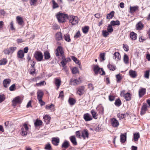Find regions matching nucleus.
<instances>
[{
    "mask_svg": "<svg viewBox=\"0 0 150 150\" xmlns=\"http://www.w3.org/2000/svg\"><path fill=\"white\" fill-rule=\"evenodd\" d=\"M24 56V54L23 50H19L17 53L18 57L20 58H22Z\"/></svg>",
    "mask_w": 150,
    "mask_h": 150,
    "instance_id": "72a5a7b5",
    "label": "nucleus"
},
{
    "mask_svg": "<svg viewBox=\"0 0 150 150\" xmlns=\"http://www.w3.org/2000/svg\"><path fill=\"white\" fill-rule=\"evenodd\" d=\"M116 77L117 79V82H118L120 81L122 79V78L119 74H117L116 76Z\"/></svg>",
    "mask_w": 150,
    "mask_h": 150,
    "instance_id": "13d9d810",
    "label": "nucleus"
},
{
    "mask_svg": "<svg viewBox=\"0 0 150 150\" xmlns=\"http://www.w3.org/2000/svg\"><path fill=\"white\" fill-rule=\"evenodd\" d=\"M52 144L55 146H57L59 142V138L54 137L52 138Z\"/></svg>",
    "mask_w": 150,
    "mask_h": 150,
    "instance_id": "b1692460",
    "label": "nucleus"
},
{
    "mask_svg": "<svg viewBox=\"0 0 150 150\" xmlns=\"http://www.w3.org/2000/svg\"><path fill=\"white\" fill-rule=\"evenodd\" d=\"M34 57L36 60L39 62L42 60L43 56L42 53L40 51H36L34 54Z\"/></svg>",
    "mask_w": 150,
    "mask_h": 150,
    "instance_id": "7ed1b4c3",
    "label": "nucleus"
},
{
    "mask_svg": "<svg viewBox=\"0 0 150 150\" xmlns=\"http://www.w3.org/2000/svg\"><path fill=\"white\" fill-rule=\"evenodd\" d=\"M83 118L86 121H88L91 120L92 119V117L90 115L87 113L83 115Z\"/></svg>",
    "mask_w": 150,
    "mask_h": 150,
    "instance_id": "9b49d317",
    "label": "nucleus"
},
{
    "mask_svg": "<svg viewBox=\"0 0 150 150\" xmlns=\"http://www.w3.org/2000/svg\"><path fill=\"white\" fill-rule=\"evenodd\" d=\"M105 53H101L100 54V58L102 60V61L105 60Z\"/></svg>",
    "mask_w": 150,
    "mask_h": 150,
    "instance_id": "6e6d98bb",
    "label": "nucleus"
},
{
    "mask_svg": "<svg viewBox=\"0 0 150 150\" xmlns=\"http://www.w3.org/2000/svg\"><path fill=\"white\" fill-rule=\"evenodd\" d=\"M70 145L69 143L67 141H64L62 145V147L67 149L68 148Z\"/></svg>",
    "mask_w": 150,
    "mask_h": 150,
    "instance_id": "bb28decb",
    "label": "nucleus"
},
{
    "mask_svg": "<svg viewBox=\"0 0 150 150\" xmlns=\"http://www.w3.org/2000/svg\"><path fill=\"white\" fill-rule=\"evenodd\" d=\"M146 89L145 88H142L139 90V96L141 98L146 93Z\"/></svg>",
    "mask_w": 150,
    "mask_h": 150,
    "instance_id": "412c9836",
    "label": "nucleus"
},
{
    "mask_svg": "<svg viewBox=\"0 0 150 150\" xmlns=\"http://www.w3.org/2000/svg\"><path fill=\"white\" fill-rule=\"evenodd\" d=\"M69 139L73 144L74 145L77 144V142L75 136H72L69 137Z\"/></svg>",
    "mask_w": 150,
    "mask_h": 150,
    "instance_id": "5701e85b",
    "label": "nucleus"
},
{
    "mask_svg": "<svg viewBox=\"0 0 150 150\" xmlns=\"http://www.w3.org/2000/svg\"><path fill=\"white\" fill-rule=\"evenodd\" d=\"M9 50L11 54L16 50V47H9Z\"/></svg>",
    "mask_w": 150,
    "mask_h": 150,
    "instance_id": "bf43d9fd",
    "label": "nucleus"
},
{
    "mask_svg": "<svg viewBox=\"0 0 150 150\" xmlns=\"http://www.w3.org/2000/svg\"><path fill=\"white\" fill-rule=\"evenodd\" d=\"M57 18L59 23L64 22L66 18H68V16L67 14L64 13H59L57 15Z\"/></svg>",
    "mask_w": 150,
    "mask_h": 150,
    "instance_id": "f257e3e1",
    "label": "nucleus"
},
{
    "mask_svg": "<svg viewBox=\"0 0 150 150\" xmlns=\"http://www.w3.org/2000/svg\"><path fill=\"white\" fill-rule=\"evenodd\" d=\"M45 59H49L51 57L50 53L48 51H46L44 52Z\"/></svg>",
    "mask_w": 150,
    "mask_h": 150,
    "instance_id": "c9c22d12",
    "label": "nucleus"
},
{
    "mask_svg": "<svg viewBox=\"0 0 150 150\" xmlns=\"http://www.w3.org/2000/svg\"><path fill=\"white\" fill-rule=\"evenodd\" d=\"M140 137L139 134V133H136L134 134V137L133 140L134 142H136L138 140Z\"/></svg>",
    "mask_w": 150,
    "mask_h": 150,
    "instance_id": "2f4dec72",
    "label": "nucleus"
},
{
    "mask_svg": "<svg viewBox=\"0 0 150 150\" xmlns=\"http://www.w3.org/2000/svg\"><path fill=\"white\" fill-rule=\"evenodd\" d=\"M150 71L149 70H147L144 73V77L148 79L149 78V72Z\"/></svg>",
    "mask_w": 150,
    "mask_h": 150,
    "instance_id": "49530a36",
    "label": "nucleus"
},
{
    "mask_svg": "<svg viewBox=\"0 0 150 150\" xmlns=\"http://www.w3.org/2000/svg\"><path fill=\"white\" fill-rule=\"evenodd\" d=\"M72 73L73 74H76L79 72L78 68L76 67H74L71 69Z\"/></svg>",
    "mask_w": 150,
    "mask_h": 150,
    "instance_id": "a18cd8bd",
    "label": "nucleus"
},
{
    "mask_svg": "<svg viewBox=\"0 0 150 150\" xmlns=\"http://www.w3.org/2000/svg\"><path fill=\"white\" fill-rule=\"evenodd\" d=\"M107 30L108 32L111 33L113 31V29L112 27V25L111 24H109L108 28Z\"/></svg>",
    "mask_w": 150,
    "mask_h": 150,
    "instance_id": "09e8293b",
    "label": "nucleus"
},
{
    "mask_svg": "<svg viewBox=\"0 0 150 150\" xmlns=\"http://www.w3.org/2000/svg\"><path fill=\"white\" fill-rule=\"evenodd\" d=\"M115 97L111 95H110L109 96V100L110 101H112L114 100L115 99Z\"/></svg>",
    "mask_w": 150,
    "mask_h": 150,
    "instance_id": "774afa93",
    "label": "nucleus"
},
{
    "mask_svg": "<svg viewBox=\"0 0 150 150\" xmlns=\"http://www.w3.org/2000/svg\"><path fill=\"white\" fill-rule=\"evenodd\" d=\"M108 67L110 70L113 71L115 69L116 66L109 64L108 65Z\"/></svg>",
    "mask_w": 150,
    "mask_h": 150,
    "instance_id": "a19ab883",
    "label": "nucleus"
},
{
    "mask_svg": "<svg viewBox=\"0 0 150 150\" xmlns=\"http://www.w3.org/2000/svg\"><path fill=\"white\" fill-rule=\"evenodd\" d=\"M109 32H108V31H107L106 30H103L102 31L103 35L104 37H106L108 35H109Z\"/></svg>",
    "mask_w": 150,
    "mask_h": 150,
    "instance_id": "3c124183",
    "label": "nucleus"
},
{
    "mask_svg": "<svg viewBox=\"0 0 150 150\" xmlns=\"http://www.w3.org/2000/svg\"><path fill=\"white\" fill-rule=\"evenodd\" d=\"M52 4H53V8H55L58 7V5L54 0H52Z\"/></svg>",
    "mask_w": 150,
    "mask_h": 150,
    "instance_id": "5fc2aeb1",
    "label": "nucleus"
},
{
    "mask_svg": "<svg viewBox=\"0 0 150 150\" xmlns=\"http://www.w3.org/2000/svg\"><path fill=\"white\" fill-rule=\"evenodd\" d=\"M99 73L101 75H104L105 74V72L103 71L102 68L101 69L100 71H99Z\"/></svg>",
    "mask_w": 150,
    "mask_h": 150,
    "instance_id": "69168bd1",
    "label": "nucleus"
},
{
    "mask_svg": "<svg viewBox=\"0 0 150 150\" xmlns=\"http://www.w3.org/2000/svg\"><path fill=\"white\" fill-rule=\"evenodd\" d=\"M130 38L133 40H135L137 38V34L133 32L130 33Z\"/></svg>",
    "mask_w": 150,
    "mask_h": 150,
    "instance_id": "cd10ccee",
    "label": "nucleus"
},
{
    "mask_svg": "<svg viewBox=\"0 0 150 150\" xmlns=\"http://www.w3.org/2000/svg\"><path fill=\"white\" fill-rule=\"evenodd\" d=\"M115 12L114 11H112L109 14H108L107 15V18L108 19H110L112 18L114 16Z\"/></svg>",
    "mask_w": 150,
    "mask_h": 150,
    "instance_id": "e433bc0d",
    "label": "nucleus"
},
{
    "mask_svg": "<svg viewBox=\"0 0 150 150\" xmlns=\"http://www.w3.org/2000/svg\"><path fill=\"white\" fill-rule=\"evenodd\" d=\"M59 53L62 55V56L64 55L63 54L64 52L62 50V47L61 46H59L55 51V55L56 56H58L59 55Z\"/></svg>",
    "mask_w": 150,
    "mask_h": 150,
    "instance_id": "39448f33",
    "label": "nucleus"
},
{
    "mask_svg": "<svg viewBox=\"0 0 150 150\" xmlns=\"http://www.w3.org/2000/svg\"><path fill=\"white\" fill-rule=\"evenodd\" d=\"M68 19L69 20V23L73 25L77 24L79 21L77 17L74 16H68Z\"/></svg>",
    "mask_w": 150,
    "mask_h": 150,
    "instance_id": "f03ea898",
    "label": "nucleus"
},
{
    "mask_svg": "<svg viewBox=\"0 0 150 150\" xmlns=\"http://www.w3.org/2000/svg\"><path fill=\"white\" fill-rule=\"evenodd\" d=\"M89 134L88 130L86 129H84L81 132V136L83 138L85 139L86 138L88 137Z\"/></svg>",
    "mask_w": 150,
    "mask_h": 150,
    "instance_id": "1a4fd4ad",
    "label": "nucleus"
},
{
    "mask_svg": "<svg viewBox=\"0 0 150 150\" xmlns=\"http://www.w3.org/2000/svg\"><path fill=\"white\" fill-rule=\"evenodd\" d=\"M42 123V121L41 120L37 119L34 123V125L35 127H38L41 125Z\"/></svg>",
    "mask_w": 150,
    "mask_h": 150,
    "instance_id": "f704fd0d",
    "label": "nucleus"
},
{
    "mask_svg": "<svg viewBox=\"0 0 150 150\" xmlns=\"http://www.w3.org/2000/svg\"><path fill=\"white\" fill-rule=\"evenodd\" d=\"M37 0H30V4L31 5H33L34 6H35L36 3L37 1Z\"/></svg>",
    "mask_w": 150,
    "mask_h": 150,
    "instance_id": "052dcab7",
    "label": "nucleus"
},
{
    "mask_svg": "<svg viewBox=\"0 0 150 150\" xmlns=\"http://www.w3.org/2000/svg\"><path fill=\"white\" fill-rule=\"evenodd\" d=\"M72 59L73 61L79 65L80 64H79V61L77 59V58L74 56H73L72 57Z\"/></svg>",
    "mask_w": 150,
    "mask_h": 150,
    "instance_id": "603ef678",
    "label": "nucleus"
},
{
    "mask_svg": "<svg viewBox=\"0 0 150 150\" xmlns=\"http://www.w3.org/2000/svg\"><path fill=\"white\" fill-rule=\"evenodd\" d=\"M15 87V84H13L9 87V90L11 91H14L16 89Z\"/></svg>",
    "mask_w": 150,
    "mask_h": 150,
    "instance_id": "4d7b16f0",
    "label": "nucleus"
},
{
    "mask_svg": "<svg viewBox=\"0 0 150 150\" xmlns=\"http://www.w3.org/2000/svg\"><path fill=\"white\" fill-rule=\"evenodd\" d=\"M28 128L26 124H25L23 125V127L21 129L22 134L23 136H25L27 135Z\"/></svg>",
    "mask_w": 150,
    "mask_h": 150,
    "instance_id": "0eeeda50",
    "label": "nucleus"
},
{
    "mask_svg": "<svg viewBox=\"0 0 150 150\" xmlns=\"http://www.w3.org/2000/svg\"><path fill=\"white\" fill-rule=\"evenodd\" d=\"M93 117V118L96 119H97L96 117L97 116V112L94 110H92L91 112Z\"/></svg>",
    "mask_w": 150,
    "mask_h": 150,
    "instance_id": "ea45409f",
    "label": "nucleus"
},
{
    "mask_svg": "<svg viewBox=\"0 0 150 150\" xmlns=\"http://www.w3.org/2000/svg\"><path fill=\"white\" fill-rule=\"evenodd\" d=\"M16 18V21L18 23V24L20 25H22L23 23L22 18L18 16H17Z\"/></svg>",
    "mask_w": 150,
    "mask_h": 150,
    "instance_id": "a878e982",
    "label": "nucleus"
},
{
    "mask_svg": "<svg viewBox=\"0 0 150 150\" xmlns=\"http://www.w3.org/2000/svg\"><path fill=\"white\" fill-rule=\"evenodd\" d=\"M44 95V93L41 90H39L37 92V99H42Z\"/></svg>",
    "mask_w": 150,
    "mask_h": 150,
    "instance_id": "f8f14e48",
    "label": "nucleus"
},
{
    "mask_svg": "<svg viewBox=\"0 0 150 150\" xmlns=\"http://www.w3.org/2000/svg\"><path fill=\"white\" fill-rule=\"evenodd\" d=\"M123 60L124 63L127 64L129 63V58L128 56L126 54H125L124 56Z\"/></svg>",
    "mask_w": 150,
    "mask_h": 150,
    "instance_id": "4c0bfd02",
    "label": "nucleus"
},
{
    "mask_svg": "<svg viewBox=\"0 0 150 150\" xmlns=\"http://www.w3.org/2000/svg\"><path fill=\"white\" fill-rule=\"evenodd\" d=\"M68 102L70 105H73L76 103V100L74 98L70 97L69 99Z\"/></svg>",
    "mask_w": 150,
    "mask_h": 150,
    "instance_id": "c756f323",
    "label": "nucleus"
},
{
    "mask_svg": "<svg viewBox=\"0 0 150 150\" xmlns=\"http://www.w3.org/2000/svg\"><path fill=\"white\" fill-rule=\"evenodd\" d=\"M122 103L120 100V99H116L115 102V104L117 106H120L121 104Z\"/></svg>",
    "mask_w": 150,
    "mask_h": 150,
    "instance_id": "79ce46f5",
    "label": "nucleus"
},
{
    "mask_svg": "<svg viewBox=\"0 0 150 150\" xmlns=\"http://www.w3.org/2000/svg\"><path fill=\"white\" fill-rule=\"evenodd\" d=\"M111 123L112 126L114 127H117L119 125L118 121L114 118L111 119Z\"/></svg>",
    "mask_w": 150,
    "mask_h": 150,
    "instance_id": "9d476101",
    "label": "nucleus"
},
{
    "mask_svg": "<svg viewBox=\"0 0 150 150\" xmlns=\"http://www.w3.org/2000/svg\"><path fill=\"white\" fill-rule=\"evenodd\" d=\"M55 39L57 41H59L62 39V35L60 32H57L55 34Z\"/></svg>",
    "mask_w": 150,
    "mask_h": 150,
    "instance_id": "ddd939ff",
    "label": "nucleus"
},
{
    "mask_svg": "<svg viewBox=\"0 0 150 150\" xmlns=\"http://www.w3.org/2000/svg\"><path fill=\"white\" fill-rule=\"evenodd\" d=\"M45 108L46 109L50 110L52 111H53L54 110V106L52 104H51L50 105H47L46 106Z\"/></svg>",
    "mask_w": 150,
    "mask_h": 150,
    "instance_id": "c85d7f7f",
    "label": "nucleus"
},
{
    "mask_svg": "<svg viewBox=\"0 0 150 150\" xmlns=\"http://www.w3.org/2000/svg\"><path fill=\"white\" fill-rule=\"evenodd\" d=\"M62 60L61 62V64L63 67H64L67 63L69 62L71 60L70 59L69 57L65 58L64 55L62 56Z\"/></svg>",
    "mask_w": 150,
    "mask_h": 150,
    "instance_id": "20e7f679",
    "label": "nucleus"
},
{
    "mask_svg": "<svg viewBox=\"0 0 150 150\" xmlns=\"http://www.w3.org/2000/svg\"><path fill=\"white\" fill-rule=\"evenodd\" d=\"M139 7L137 6H130V7L129 13H133L135 12L138 10Z\"/></svg>",
    "mask_w": 150,
    "mask_h": 150,
    "instance_id": "a211bd4d",
    "label": "nucleus"
},
{
    "mask_svg": "<svg viewBox=\"0 0 150 150\" xmlns=\"http://www.w3.org/2000/svg\"><path fill=\"white\" fill-rule=\"evenodd\" d=\"M144 25L141 21L138 22L136 25V28L137 30H140L142 29Z\"/></svg>",
    "mask_w": 150,
    "mask_h": 150,
    "instance_id": "4468645a",
    "label": "nucleus"
},
{
    "mask_svg": "<svg viewBox=\"0 0 150 150\" xmlns=\"http://www.w3.org/2000/svg\"><path fill=\"white\" fill-rule=\"evenodd\" d=\"M147 105L146 104H144L142 106L140 112L141 115H142L145 114L147 110Z\"/></svg>",
    "mask_w": 150,
    "mask_h": 150,
    "instance_id": "dca6fc26",
    "label": "nucleus"
},
{
    "mask_svg": "<svg viewBox=\"0 0 150 150\" xmlns=\"http://www.w3.org/2000/svg\"><path fill=\"white\" fill-rule=\"evenodd\" d=\"M113 58L116 60L118 61L120 59L121 56L120 54L118 52H115L113 55Z\"/></svg>",
    "mask_w": 150,
    "mask_h": 150,
    "instance_id": "6ab92c4d",
    "label": "nucleus"
},
{
    "mask_svg": "<svg viewBox=\"0 0 150 150\" xmlns=\"http://www.w3.org/2000/svg\"><path fill=\"white\" fill-rule=\"evenodd\" d=\"M11 81L10 79H6L4 80L3 84L5 88H7L9 85Z\"/></svg>",
    "mask_w": 150,
    "mask_h": 150,
    "instance_id": "2eb2a0df",
    "label": "nucleus"
},
{
    "mask_svg": "<svg viewBox=\"0 0 150 150\" xmlns=\"http://www.w3.org/2000/svg\"><path fill=\"white\" fill-rule=\"evenodd\" d=\"M125 91H122V92L121 95L122 96H123L124 98L126 100V101H129L131 99V95L129 93H127L125 94L124 93Z\"/></svg>",
    "mask_w": 150,
    "mask_h": 150,
    "instance_id": "423d86ee",
    "label": "nucleus"
},
{
    "mask_svg": "<svg viewBox=\"0 0 150 150\" xmlns=\"http://www.w3.org/2000/svg\"><path fill=\"white\" fill-rule=\"evenodd\" d=\"M64 38L65 40L67 42H69L71 41L69 35L68 34L64 35Z\"/></svg>",
    "mask_w": 150,
    "mask_h": 150,
    "instance_id": "c03bdc74",
    "label": "nucleus"
},
{
    "mask_svg": "<svg viewBox=\"0 0 150 150\" xmlns=\"http://www.w3.org/2000/svg\"><path fill=\"white\" fill-rule=\"evenodd\" d=\"M124 114H122L121 113H118L117 115V117L120 119L124 118Z\"/></svg>",
    "mask_w": 150,
    "mask_h": 150,
    "instance_id": "680f3d73",
    "label": "nucleus"
},
{
    "mask_svg": "<svg viewBox=\"0 0 150 150\" xmlns=\"http://www.w3.org/2000/svg\"><path fill=\"white\" fill-rule=\"evenodd\" d=\"M4 53L6 54H11L9 48H7L4 51Z\"/></svg>",
    "mask_w": 150,
    "mask_h": 150,
    "instance_id": "864d4df0",
    "label": "nucleus"
},
{
    "mask_svg": "<svg viewBox=\"0 0 150 150\" xmlns=\"http://www.w3.org/2000/svg\"><path fill=\"white\" fill-rule=\"evenodd\" d=\"M38 100H39V103L40 104L41 106H42L45 105V103L42 100V99H40Z\"/></svg>",
    "mask_w": 150,
    "mask_h": 150,
    "instance_id": "338daca9",
    "label": "nucleus"
},
{
    "mask_svg": "<svg viewBox=\"0 0 150 150\" xmlns=\"http://www.w3.org/2000/svg\"><path fill=\"white\" fill-rule=\"evenodd\" d=\"M74 80H75L74 79H71L70 84L71 85H76V81Z\"/></svg>",
    "mask_w": 150,
    "mask_h": 150,
    "instance_id": "e2e57ef3",
    "label": "nucleus"
},
{
    "mask_svg": "<svg viewBox=\"0 0 150 150\" xmlns=\"http://www.w3.org/2000/svg\"><path fill=\"white\" fill-rule=\"evenodd\" d=\"M50 118H51L50 116L47 115H45L43 117V119L45 121L47 124L49 123Z\"/></svg>",
    "mask_w": 150,
    "mask_h": 150,
    "instance_id": "7c9ffc66",
    "label": "nucleus"
},
{
    "mask_svg": "<svg viewBox=\"0 0 150 150\" xmlns=\"http://www.w3.org/2000/svg\"><path fill=\"white\" fill-rule=\"evenodd\" d=\"M129 73L130 76L133 78H135L137 76V74L135 71L131 70Z\"/></svg>",
    "mask_w": 150,
    "mask_h": 150,
    "instance_id": "393cba45",
    "label": "nucleus"
},
{
    "mask_svg": "<svg viewBox=\"0 0 150 150\" xmlns=\"http://www.w3.org/2000/svg\"><path fill=\"white\" fill-rule=\"evenodd\" d=\"M89 27L88 26H85L83 28H82L83 32L85 34L87 33L89 30Z\"/></svg>",
    "mask_w": 150,
    "mask_h": 150,
    "instance_id": "37998d69",
    "label": "nucleus"
},
{
    "mask_svg": "<svg viewBox=\"0 0 150 150\" xmlns=\"http://www.w3.org/2000/svg\"><path fill=\"white\" fill-rule=\"evenodd\" d=\"M7 60L6 59H3L0 60V65H4L7 63Z\"/></svg>",
    "mask_w": 150,
    "mask_h": 150,
    "instance_id": "de8ad7c7",
    "label": "nucleus"
},
{
    "mask_svg": "<svg viewBox=\"0 0 150 150\" xmlns=\"http://www.w3.org/2000/svg\"><path fill=\"white\" fill-rule=\"evenodd\" d=\"M5 99L4 95L3 94L0 95V103L3 102Z\"/></svg>",
    "mask_w": 150,
    "mask_h": 150,
    "instance_id": "0e129e2a",
    "label": "nucleus"
},
{
    "mask_svg": "<svg viewBox=\"0 0 150 150\" xmlns=\"http://www.w3.org/2000/svg\"><path fill=\"white\" fill-rule=\"evenodd\" d=\"M45 149L47 150H52V148L50 144H48L46 145Z\"/></svg>",
    "mask_w": 150,
    "mask_h": 150,
    "instance_id": "8fccbe9b",
    "label": "nucleus"
},
{
    "mask_svg": "<svg viewBox=\"0 0 150 150\" xmlns=\"http://www.w3.org/2000/svg\"><path fill=\"white\" fill-rule=\"evenodd\" d=\"M85 87L84 86H81L79 88L77 93L79 96H81L83 94L84 92Z\"/></svg>",
    "mask_w": 150,
    "mask_h": 150,
    "instance_id": "f3484780",
    "label": "nucleus"
},
{
    "mask_svg": "<svg viewBox=\"0 0 150 150\" xmlns=\"http://www.w3.org/2000/svg\"><path fill=\"white\" fill-rule=\"evenodd\" d=\"M102 68H100L97 65H95L93 67V71L95 73V75H96L99 73V72L100 71Z\"/></svg>",
    "mask_w": 150,
    "mask_h": 150,
    "instance_id": "aec40b11",
    "label": "nucleus"
},
{
    "mask_svg": "<svg viewBox=\"0 0 150 150\" xmlns=\"http://www.w3.org/2000/svg\"><path fill=\"white\" fill-rule=\"evenodd\" d=\"M13 105H15L17 103H21L22 102L21 98L18 96L15 97L12 101Z\"/></svg>",
    "mask_w": 150,
    "mask_h": 150,
    "instance_id": "6e6552de",
    "label": "nucleus"
},
{
    "mask_svg": "<svg viewBox=\"0 0 150 150\" xmlns=\"http://www.w3.org/2000/svg\"><path fill=\"white\" fill-rule=\"evenodd\" d=\"M126 140V134H122L120 136V141L122 143H124Z\"/></svg>",
    "mask_w": 150,
    "mask_h": 150,
    "instance_id": "4be33fe9",
    "label": "nucleus"
},
{
    "mask_svg": "<svg viewBox=\"0 0 150 150\" xmlns=\"http://www.w3.org/2000/svg\"><path fill=\"white\" fill-rule=\"evenodd\" d=\"M55 83L56 86H57V88H59L61 85V80L60 79L56 78L55 79Z\"/></svg>",
    "mask_w": 150,
    "mask_h": 150,
    "instance_id": "473e14b6",
    "label": "nucleus"
},
{
    "mask_svg": "<svg viewBox=\"0 0 150 150\" xmlns=\"http://www.w3.org/2000/svg\"><path fill=\"white\" fill-rule=\"evenodd\" d=\"M120 24V22L118 20H117L116 21H112L110 22V24L112 26L119 25Z\"/></svg>",
    "mask_w": 150,
    "mask_h": 150,
    "instance_id": "58836bf2",
    "label": "nucleus"
}]
</instances>
